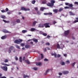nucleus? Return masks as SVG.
<instances>
[{
    "instance_id": "1",
    "label": "nucleus",
    "mask_w": 78,
    "mask_h": 78,
    "mask_svg": "<svg viewBox=\"0 0 78 78\" xmlns=\"http://www.w3.org/2000/svg\"><path fill=\"white\" fill-rule=\"evenodd\" d=\"M51 3H48L47 4V6H53L54 5V3H55V1L54 0H51Z\"/></svg>"
},
{
    "instance_id": "2",
    "label": "nucleus",
    "mask_w": 78,
    "mask_h": 78,
    "mask_svg": "<svg viewBox=\"0 0 78 78\" xmlns=\"http://www.w3.org/2000/svg\"><path fill=\"white\" fill-rule=\"evenodd\" d=\"M22 41L23 40L22 39H19V41L18 40H16L14 42L17 44H19L20 42H22Z\"/></svg>"
},
{
    "instance_id": "3",
    "label": "nucleus",
    "mask_w": 78,
    "mask_h": 78,
    "mask_svg": "<svg viewBox=\"0 0 78 78\" xmlns=\"http://www.w3.org/2000/svg\"><path fill=\"white\" fill-rule=\"evenodd\" d=\"M1 68L2 69H3V70H4V71H7L8 70V67L6 66H1Z\"/></svg>"
},
{
    "instance_id": "4",
    "label": "nucleus",
    "mask_w": 78,
    "mask_h": 78,
    "mask_svg": "<svg viewBox=\"0 0 78 78\" xmlns=\"http://www.w3.org/2000/svg\"><path fill=\"white\" fill-rule=\"evenodd\" d=\"M48 25H49V23H46L44 24V26H45V28H50V26Z\"/></svg>"
},
{
    "instance_id": "5",
    "label": "nucleus",
    "mask_w": 78,
    "mask_h": 78,
    "mask_svg": "<svg viewBox=\"0 0 78 78\" xmlns=\"http://www.w3.org/2000/svg\"><path fill=\"white\" fill-rule=\"evenodd\" d=\"M69 32L70 31L69 30H67L66 31H65L64 33L65 35L67 36V35H68L69 34Z\"/></svg>"
},
{
    "instance_id": "6",
    "label": "nucleus",
    "mask_w": 78,
    "mask_h": 78,
    "mask_svg": "<svg viewBox=\"0 0 78 78\" xmlns=\"http://www.w3.org/2000/svg\"><path fill=\"white\" fill-rule=\"evenodd\" d=\"M20 10H23V11H30L29 9H26L25 7H22L20 9Z\"/></svg>"
},
{
    "instance_id": "7",
    "label": "nucleus",
    "mask_w": 78,
    "mask_h": 78,
    "mask_svg": "<svg viewBox=\"0 0 78 78\" xmlns=\"http://www.w3.org/2000/svg\"><path fill=\"white\" fill-rule=\"evenodd\" d=\"M14 47L12 46H11L9 48V53H11V50H12V49H13V48H14Z\"/></svg>"
},
{
    "instance_id": "8",
    "label": "nucleus",
    "mask_w": 78,
    "mask_h": 78,
    "mask_svg": "<svg viewBox=\"0 0 78 78\" xmlns=\"http://www.w3.org/2000/svg\"><path fill=\"white\" fill-rule=\"evenodd\" d=\"M38 28H44V24H40L38 25Z\"/></svg>"
},
{
    "instance_id": "9",
    "label": "nucleus",
    "mask_w": 78,
    "mask_h": 78,
    "mask_svg": "<svg viewBox=\"0 0 78 78\" xmlns=\"http://www.w3.org/2000/svg\"><path fill=\"white\" fill-rule=\"evenodd\" d=\"M75 19L76 20H75L73 22V23L74 24V23H77V22H78V18H76Z\"/></svg>"
},
{
    "instance_id": "10",
    "label": "nucleus",
    "mask_w": 78,
    "mask_h": 78,
    "mask_svg": "<svg viewBox=\"0 0 78 78\" xmlns=\"http://www.w3.org/2000/svg\"><path fill=\"white\" fill-rule=\"evenodd\" d=\"M69 6L70 7V9H73V4H69Z\"/></svg>"
},
{
    "instance_id": "11",
    "label": "nucleus",
    "mask_w": 78,
    "mask_h": 78,
    "mask_svg": "<svg viewBox=\"0 0 78 78\" xmlns=\"http://www.w3.org/2000/svg\"><path fill=\"white\" fill-rule=\"evenodd\" d=\"M52 70V69H48L46 71V72L44 73V75H46L47 74V73L49 72V70Z\"/></svg>"
},
{
    "instance_id": "12",
    "label": "nucleus",
    "mask_w": 78,
    "mask_h": 78,
    "mask_svg": "<svg viewBox=\"0 0 78 78\" xmlns=\"http://www.w3.org/2000/svg\"><path fill=\"white\" fill-rule=\"evenodd\" d=\"M7 38V36H4L1 37V38L2 39H5Z\"/></svg>"
},
{
    "instance_id": "13",
    "label": "nucleus",
    "mask_w": 78,
    "mask_h": 78,
    "mask_svg": "<svg viewBox=\"0 0 78 78\" xmlns=\"http://www.w3.org/2000/svg\"><path fill=\"white\" fill-rule=\"evenodd\" d=\"M63 74L65 75L66 74H68L69 73V71H64L62 72Z\"/></svg>"
},
{
    "instance_id": "14",
    "label": "nucleus",
    "mask_w": 78,
    "mask_h": 78,
    "mask_svg": "<svg viewBox=\"0 0 78 78\" xmlns=\"http://www.w3.org/2000/svg\"><path fill=\"white\" fill-rule=\"evenodd\" d=\"M33 41H34V42H35V43H37V42H38V40H37V39H36L35 38H33Z\"/></svg>"
},
{
    "instance_id": "15",
    "label": "nucleus",
    "mask_w": 78,
    "mask_h": 78,
    "mask_svg": "<svg viewBox=\"0 0 78 78\" xmlns=\"http://www.w3.org/2000/svg\"><path fill=\"white\" fill-rule=\"evenodd\" d=\"M36 66H41L42 65V63L40 62L37 63H36Z\"/></svg>"
},
{
    "instance_id": "16",
    "label": "nucleus",
    "mask_w": 78,
    "mask_h": 78,
    "mask_svg": "<svg viewBox=\"0 0 78 78\" xmlns=\"http://www.w3.org/2000/svg\"><path fill=\"white\" fill-rule=\"evenodd\" d=\"M25 47L26 48H30V45L27 44L25 45Z\"/></svg>"
},
{
    "instance_id": "17",
    "label": "nucleus",
    "mask_w": 78,
    "mask_h": 78,
    "mask_svg": "<svg viewBox=\"0 0 78 78\" xmlns=\"http://www.w3.org/2000/svg\"><path fill=\"white\" fill-rule=\"evenodd\" d=\"M37 22L36 21H34L33 23V25H32V27H35V26L36 25V23H37Z\"/></svg>"
},
{
    "instance_id": "18",
    "label": "nucleus",
    "mask_w": 78,
    "mask_h": 78,
    "mask_svg": "<svg viewBox=\"0 0 78 78\" xmlns=\"http://www.w3.org/2000/svg\"><path fill=\"white\" fill-rule=\"evenodd\" d=\"M69 13H70V15H71V16H75V15L74 13L72 12H69Z\"/></svg>"
},
{
    "instance_id": "19",
    "label": "nucleus",
    "mask_w": 78,
    "mask_h": 78,
    "mask_svg": "<svg viewBox=\"0 0 78 78\" xmlns=\"http://www.w3.org/2000/svg\"><path fill=\"white\" fill-rule=\"evenodd\" d=\"M1 64L2 65H3L4 66H10L9 65L5 64L4 63H2Z\"/></svg>"
},
{
    "instance_id": "20",
    "label": "nucleus",
    "mask_w": 78,
    "mask_h": 78,
    "mask_svg": "<svg viewBox=\"0 0 78 78\" xmlns=\"http://www.w3.org/2000/svg\"><path fill=\"white\" fill-rule=\"evenodd\" d=\"M3 31L4 33H9V31L6 30H3Z\"/></svg>"
},
{
    "instance_id": "21",
    "label": "nucleus",
    "mask_w": 78,
    "mask_h": 78,
    "mask_svg": "<svg viewBox=\"0 0 78 78\" xmlns=\"http://www.w3.org/2000/svg\"><path fill=\"white\" fill-rule=\"evenodd\" d=\"M35 30L36 29H35V28H31L30 29V31L33 32V31H35Z\"/></svg>"
},
{
    "instance_id": "22",
    "label": "nucleus",
    "mask_w": 78,
    "mask_h": 78,
    "mask_svg": "<svg viewBox=\"0 0 78 78\" xmlns=\"http://www.w3.org/2000/svg\"><path fill=\"white\" fill-rule=\"evenodd\" d=\"M60 64L62 66H64V65H65V63L63 62H61Z\"/></svg>"
},
{
    "instance_id": "23",
    "label": "nucleus",
    "mask_w": 78,
    "mask_h": 78,
    "mask_svg": "<svg viewBox=\"0 0 78 78\" xmlns=\"http://www.w3.org/2000/svg\"><path fill=\"white\" fill-rule=\"evenodd\" d=\"M29 76L25 75H23V78H29Z\"/></svg>"
},
{
    "instance_id": "24",
    "label": "nucleus",
    "mask_w": 78,
    "mask_h": 78,
    "mask_svg": "<svg viewBox=\"0 0 78 78\" xmlns=\"http://www.w3.org/2000/svg\"><path fill=\"white\" fill-rule=\"evenodd\" d=\"M53 11L54 12H55V13H57V12H58V10H57L56 9H54L53 10Z\"/></svg>"
},
{
    "instance_id": "25",
    "label": "nucleus",
    "mask_w": 78,
    "mask_h": 78,
    "mask_svg": "<svg viewBox=\"0 0 78 78\" xmlns=\"http://www.w3.org/2000/svg\"><path fill=\"white\" fill-rule=\"evenodd\" d=\"M2 76V74L1 73H0V78H6V77L5 76H2Z\"/></svg>"
},
{
    "instance_id": "26",
    "label": "nucleus",
    "mask_w": 78,
    "mask_h": 78,
    "mask_svg": "<svg viewBox=\"0 0 78 78\" xmlns=\"http://www.w3.org/2000/svg\"><path fill=\"white\" fill-rule=\"evenodd\" d=\"M47 1L46 0H44L42 2V4H45L46 3Z\"/></svg>"
},
{
    "instance_id": "27",
    "label": "nucleus",
    "mask_w": 78,
    "mask_h": 78,
    "mask_svg": "<svg viewBox=\"0 0 78 78\" xmlns=\"http://www.w3.org/2000/svg\"><path fill=\"white\" fill-rule=\"evenodd\" d=\"M25 61L27 62V64H30V62L28 60H25Z\"/></svg>"
},
{
    "instance_id": "28",
    "label": "nucleus",
    "mask_w": 78,
    "mask_h": 78,
    "mask_svg": "<svg viewBox=\"0 0 78 78\" xmlns=\"http://www.w3.org/2000/svg\"><path fill=\"white\" fill-rule=\"evenodd\" d=\"M57 47L58 48H60V45H59V44H57Z\"/></svg>"
},
{
    "instance_id": "29",
    "label": "nucleus",
    "mask_w": 78,
    "mask_h": 78,
    "mask_svg": "<svg viewBox=\"0 0 78 78\" xmlns=\"http://www.w3.org/2000/svg\"><path fill=\"white\" fill-rule=\"evenodd\" d=\"M15 47L17 48H18V49H20V47L19 46H18L17 45H16Z\"/></svg>"
},
{
    "instance_id": "30",
    "label": "nucleus",
    "mask_w": 78,
    "mask_h": 78,
    "mask_svg": "<svg viewBox=\"0 0 78 78\" xmlns=\"http://www.w3.org/2000/svg\"><path fill=\"white\" fill-rule=\"evenodd\" d=\"M8 59H5V61H4V62L6 63L8 62Z\"/></svg>"
},
{
    "instance_id": "31",
    "label": "nucleus",
    "mask_w": 78,
    "mask_h": 78,
    "mask_svg": "<svg viewBox=\"0 0 78 78\" xmlns=\"http://www.w3.org/2000/svg\"><path fill=\"white\" fill-rule=\"evenodd\" d=\"M22 57H20V62H22Z\"/></svg>"
},
{
    "instance_id": "32",
    "label": "nucleus",
    "mask_w": 78,
    "mask_h": 78,
    "mask_svg": "<svg viewBox=\"0 0 78 78\" xmlns=\"http://www.w3.org/2000/svg\"><path fill=\"white\" fill-rule=\"evenodd\" d=\"M63 10V9L62 8H61L59 9L58 11L59 12H61V11H62Z\"/></svg>"
},
{
    "instance_id": "33",
    "label": "nucleus",
    "mask_w": 78,
    "mask_h": 78,
    "mask_svg": "<svg viewBox=\"0 0 78 78\" xmlns=\"http://www.w3.org/2000/svg\"><path fill=\"white\" fill-rule=\"evenodd\" d=\"M16 22L17 23H20V20H17L16 21Z\"/></svg>"
},
{
    "instance_id": "34",
    "label": "nucleus",
    "mask_w": 78,
    "mask_h": 78,
    "mask_svg": "<svg viewBox=\"0 0 78 78\" xmlns=\"http://www.w3.org/2000/svg\"><path fill=\"white\" fill-rule=\"evenodd\" d=\"M54 56H55V58H56L57 57V54H56V53H54Z\"/></svg>"
},
{
    "instance_id": "35",
    "label": "nucleus",
    "mask_w": 78,
    "mask_h": 78,
    "mask_svg": "<svg viewBox=\"0 0 78 78\" xmlns=\"http://www.w3.org/2000/svg\"><path fill=\"white\" fill-rule=\"evenodd\" d=\"M38 69V68L37 67H34L33 68V69L34 70H37Z\"/></svg>"
},
{
    "instance_id": "36",
    "label": "nucleus",
    "mask_w": 78,
    "mask_h": 78,
    "mask_svg": "<svg viewBox=\"0 0 78 78\" xmlns=\"http://www.w3.org/2000/svg\"><path fill=\"white\" fill-rule=\"evenodd\" d=\"M1 17L2 19H5V17H6L5 16H1Z\"/></svg>"
},
{
    "instance_id": "37",
    "label": "nucleus",
    "mask_w": 78,
    "mask_h": 78,
    "mask_svg": "<svg viewBox=\"0 0 78 78\" xmlns=\"http://www.w3.org/2000/svg\"><path fill=\"white\" fill-rule=\"evenodd\" d=\"M42 34L44 36H46L47 35V34L46 33H43Z\"/></svg>"
},
{
    "instance_id": "38",
    "label": "nucleus",
    "mask_w": 78,
    "mask_h": 78,
    "mask_svg": "<svg viewBox=\"0 0 78 78\" xmlns=\"http://www.w3.org/2000/svg\"><path fill=\"white\" fill-rule=\"evenodd\" d=\"M35 2H36V1L34 0L32 1L31 3L32 4H34L35 3Z\"/></svg>"
},
{
    "instance_id": "39",
    "label": "nucleus",
    "mask_w": 78,
    "mask_h": 78,
    "mask_svg": "<svg viewBox=\"0 0 78 78\" xmlns=\"http://www.w3.org/2000/svg\"><path fill=\"white\" fill-rule=\"evenodd\" d=\"M41 59H42L44 58V56H43V55L42 54H41Z\"/></svg>"
},
{
    "instance_id": "40",
    "label": "nucleus",
    "mask_w": 78,
    "mask_h": 78,
    "mask_svg": "<svg viewBox=\"0 0 78 78\" xmlns=\"http://www.w3.org/2000/svg\"><path fill=\"white\" fill-rule=\"evenodd\" d=\"M1 12H6V11L5 10H1Z\"/></svg>"
},
{
    "instance_id": "41",
    "label": "nucleus",
    "mask_w": 78,
    "mask_h": 78,
    "mask_svg": "<svg viewBox=\"0 0 78 78\" xmlns=\"http://www.w3.org/2000/svg\"><path fill=\"white\" fill-rule=\"evenodd\" d=\"M76 64V62H74L72 64V67H74V66H75V65Z\"/></svg>"
},
{
    "instance_id": "42",
    "label": "nucleus",
    "mask_w": 78,
    "mask_h": 78,
    "mask_svg": "<svg viewBox=\"0 0 78 78\" xmlns=\"http://www.w3.org/2000/svg\"><path fill=\"white\" fill-rule=\"evenodd\" d=\"M44 9H45V8H44V7H41V10L42 11H44Z\"/></svg>"
},
{
    "instance_id": "43",
    "label": "nucleus",
    "mask_w": 78,
    "mask_h": 78,
    "mask_svg": "<svg viewBox=\"0 0 78 78\" xmlns=\"http://www.w3.org/2000/svg\"><path fill=\"white\" fill-rule=\"evenodd\" d=\"M46 45H50V43H47L46 44Z\"/></svg>"
},
{
    "instance_id": "44",
    "label": "nucleus",
    "mask_w": 78,
    "mask_h": 78,
    "mask_svg": "<svg viewBox=\"0 0 78 78\" xmlns=\"http://www.w3.org/2000/svg\"><path fill=\"white\" fill-rule=\"evenodd\" d=\"M44 61H48V59H47V58H45L44 59Z\"/></svg>"
},
{
    "instance_id": "45",
    "label": "nucleus",
    "mask_w": 78,
    "mask_h": 78,
    "mask_svg": "<svg viewBox=\"0 0 78 78\" xmlns=\"http://www.w3.org/2000/svg\"><path fill=\"white\" fill-rule=\"evenodd\" d=\"M15 59L16 61H18V58L17 57V56H16L15 57Z\"/></svg>"
},
{
    "instance_id": "46",
    "label": "nucleus",
    "mask_w": 78,
    "mask_h": 78,
    "mask_svg": "<svg viewBox=\"0 0 78 78\" xmlns=\"http://www.w3.org/2000/svg\"><path fill=\"white\" fill-rule=\"evenodd\" d=\"M48 15H52V13L51 12L48 13Z\"/></svg>"
},
{
    "instance_id": "47",
    "label": "nucleus",
    "mask_w": 78,
    "mask_h": 78,
    "mask_svg": "<svg viewBox=\"0 0 78 78\" xmlns=\"http://www.w3.org/2000/svg\"><path fill=\"white\" fill-rule=\"evenodd\" d=\"M22 32L23 33H26V31L25 30H22Z\"/></svg>"
},
{
    "instance_id": "48",
    "label": "nucleus",
    "mask_w": 78,
    "mask_h": 78,
    "mask_svg": "<svg viewBox=\"0 0 78 78\" xmlns=\"http://www.w3.org/2000/svg\"><path fill=\"white\" fill-rule=\"evenodd\" d=\"M21 46H24V45H25V44H23V43H21Z\"/></svg>"
},
{
    "instance_id": "49",
    "label": "nucleus",
    "mask_w": 78,
    "mask_h": 78,
    "mask_svg": "<svg viewBox=\"0 0 78 78\" xmlns=\"http://www.w3.org/2000/svg\"><path fill=\"white\" fill-rule=\"evenodd\" d=\"M65 9H69V7L66 6L65 7Z\"/></svg>"
},
{
    "instance_id": "50",
    "label": "nucleus",
    "mask_w": 78,
    "mask_h": 78,
    "mask_svg": "<svg viewBox=\"0 0 78 78\" xmlns=\"http://www.w3.org/2000/svg\"><path fill=\"white\" fill-rule=\"evenodd\" d=\"M57 57L58 58H59V57H61V55L58 54L57 55Z\"/></svg>"
},
{
    "instance_id": "51",
    "label": "nucleus",
    "mask_w": 78,
    "mask_h": 78,
    "mask_svg": "<svg viewBox=\"0 0 78 78\" xmlns=\"http://www.w3.org/2000/svg\"><path fill=\"white\" fill-rule=\"evenodd\" d=\"M47 38H48V39H49L50 38V36H49V35H48L47 37Z\"/></svg>"
},
{
    "instance_id": "52",
    "label": "nucleus",
    "mask_w": 78,
    "mask_h": 78,
    "mask_svg": "<svg viewBox=\"0 0 78 78\" xmlns=\"http://www.w3.org/2000/svg\"><path fill=\"white\" fill-rule=\"evenodd\" d=\"M75 5H78V2H75Z\"/></svg>"
},
{
    "instance_id": "53",
    "label": "nucleus",
    "mask_w": 78,
    "mask_h": 78,
    "mask_svg": "<svg viewBox=\"0 0 78 78\" xmlns=\"http://www.w3.org/2000/svg\"><path fill=\"white\" fill-rule=\"evenodd\" d=\"M5 10L6 11H9V9H8V8H6L5 9Z\"/></svg>"
},
{
    "instance_id": "54",
    "label": "nucleus",
    "mask_w": 78,
    "mask_h": 78,
    "mask_svg": "<svg viewBox=\"0 0 78 78\" xmlns=\"http://www.w3.org/2000/svg\"><path fill=\"white\" fill-rule=\"evenodd\" d=\"M44 51H47V49L46 48H45L44 49Z\"/></svg>"
},
{
    "instance_id": "55",
    "label": "nucleus",
    "mask_w": 78,
    "mask_h": 78,
    "mask_svg": "<svg viewBox=\"0 0 78 78\" xmlns=\"http://www.w3.org/2000/svg\"><path fill=\"white\" fill-rule=\"evenodd\" d=\"M25 57H24L23 59V61H25Z\"/></svg>"
},
{
    "instance_id": "56",
    "label": "nucleus",
    "mask_w": 78,
    "mask_h": 78,
    "mask_svg": "<svg viewBox=\"0 0 78 78\" xmlns=\"http://www.w3.org/2000/svg\"><path fill=\"white\" fill-rule=\"evenodd\" d=\"M36 10V11H37L38 10V9L37 7H36L34 8Z\"/></svg>"
},
{
    "instance_id": "57",
    "label": "nucleus",
    "mask_w": 78,
    "mask_h": 78,
    "mask_svg": "<svg viewBox=\"0 0 78 78\" xmlns=\"http://www.w3.org/2000/svg\"><path fill=\"white\" fill-rule=\"evenodd\" d=\"M3 22H5V23H6V21L5 20H3Z\"/></svg>"
},
{
    "instance_id": "58",
    "label": "nucleus",
    "mask_w": 78,
    "mask_h": 78,
    "mask_svg": "<svg viewBox=\"0 0 78 78\" xmlns=\"http://www.w3.org/2000/svg\"><path fill=\"white\" fill-rule=\"evenodd\" d=\"M65 5H69V3H65Z\"/></svg>"
},
{
    "instance_id": "59",
    "label": "nucleus",
    "mask_w": 78,
    "mask_h": 78,
    "mask_svg": "<svg viewBox=\"0 0 78 78\" xmlns=\"http://www.w3.org/2000/svg\"><path fill=\"white\" fill-rule=\"evenodd\" d=\"M37 14H38L40 15V14H41V13H40V12H37Z\"/></svg>"
},
{
    "instance_id": "60",
    "label": "nucleus",
    "mask_w": 78,
    "mask_h": 78,
    "mask_svg": "<svg viewBox=\"0 0 78 78\" xmlns=\"http://www.w3.org/2000/svg\"><path fill=\"white\" fill-rule=\"evenodd\" d=\"M66 62H67V63H69L70 62L69 60H67L66 61Z\"/></svg>"
},
{
    "instance_id": "61",
    "label": "nucleus",
    "mask_w": 78,
    "mask_h": 78,
    "mask_svg": "<svg viewBox=\"0 0 78 78\" xmlns=\"http://www.w3.org/2000/svg\"><path fill=\"white\" fill-rule=\"evenodd\" d=\"M30 44L33 45V41H31L30 42Z\"/></svg>"
},
{
    "instance_id": "62",
    "label": "nucleus",
    "mask_w": 78,
    "mask_h": 78,
    "mask_svg": "<svg viewBox=\"0 0 78 78\" xmlns=\"http://www.w3.org/2000/svg\"><path fill=\"white\" fill-rule=\"evenodd\" d=\"M62 73H59V75H62Z\"/></svg>"
},
{
    "instance_id": "63",
    "label": "nucleus",
    "mask_w": 78,
    "mask_h": 78,
    "mask_svg": "<svg viewBox=\"0 0 78 78\" xmlns=\"http://www.w3.org/2000/svg\"><path fill=\"white\" fill-rule=\"evenodd\" d=\"M44 15H48V13H44Z\"/></svg>"
},
{
    "instance_id": "64",
    "label": "nucleus",
    "mask_w": 78,
    "mask_h": 78,
    "mask_svg": "<svg viewBox=\"0 0 78 78\" xmlns=\"http://www.w3.org/2000/svg\"><path fill=\"white\" fill-rule=\"evenodd\" d=\"M56 23V21H54L53 22V24H55V23Z\"/></svg>"
}]
</instances>
